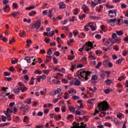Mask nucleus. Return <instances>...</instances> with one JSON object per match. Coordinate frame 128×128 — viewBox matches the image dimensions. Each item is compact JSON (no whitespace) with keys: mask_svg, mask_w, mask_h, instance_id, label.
<instances>
[{"mask_svg":"<svg viewBox=\"0 0 128 128\" xmlns=\"http://www.w3.org/2000/svg\"><path fill=\"white\" fill-rule=\"evenodd\" d=\"M108 108H110L108 102L103 101L100 103H99L98 105V106L96 107L95 110V112L94 114V116H96L99 112L100 110H108Z\"/></svg>","mask_w":128,"mask_h":128,"instance_id":"f257e3e1","label":"nucleus"},{"mask_svg":"<svg viewBox=\"0 0 128 128\" xmlns=\"http://www.w3.org/2000/svg\"><path fill=\"white\" fill-rule=\"evenodd\" d=\"M90 72H86L84 69H82L80 70V76H81L82 78H84L86 80H88V76H90Z\"/></svg>","mask_w":128,"mask_h":128,"instance_id":"f03ea898","label":"nucleus"},{"mask_svg":"<svg viewBox=\"0 0 128 128\" xmlns=\"http://www.w3.org/2000/svg\"><path fill=\"white\" fill-rule=\"evenodd\" d=\"M108 16L112 18L116 16V10H110L108 11Z\"/></svg>","mask_w":128,"mask_h":128,"instance_id":"7ed1b4c3","label":"nucleus"},{"mask_svg":"<svg viewBox=\"0 0 128 128\" xmlns=\"http://www.w3.org/2000/svg\"><path fill=\"white\" fill-rule=\"evenodd\" d=\"M74 124H76L75 126H73L72 128H86V124H84V122L81 123L80 126L79 124H76V122H74Z\"/></svg>","mask_w":128,"mask_h":128,"instance_id":"20e7f679","label":"nucleus"},{"mask_svg":"<svg viewBox=\"0 0 128 128\" xmlns=\"http://www.w3.org/2000/svg\"><path fill=\"white\" fill-rule=\"evenodd\" d=\"M40 20H38L36 23L32 24V28H36V30H38L40 28Z\"/></svg>","mask_w":128,"mask_h":128,"instance_id":"39448f33","label":"nucleus"},{"mask_svg":"<svg viewBox=\"0 0 128 128\" xmlns=\"http://www.w3.org/2000/svg\"><path fill=\"white\" fill-rule=\"evenodd\" d=\"M83 48H84V50H86V52H89V50H92V48H90V47H88V45L87 44L84 45L82 46Z\"/></svg>","mask_w":128,"mask_h":128,"instance_id":"423d86ee","label":"nucleus"},{"mask_svg":"<svg viewBox=\"0 0 128 128\" xmlns=\"http://www.w3.org/2000/svg\"><path fill=\"white\" fill-rule=\"evenodd\" d=\"M92 22H89L86 25L84 26V30L86 32H88L90 30V28H88V26H90V24H92Z\"/></svg>","mask_w":128,"mask_h":128,"instance_id":"0eeeda50","label":"nucleus"},{"mask_svg":"<svg viewBox=\"0 0 128 128\" xmlns=\"http://www.w3.org/2000/svg\"><path fill=\"white\" fill-rule=\"evenodd\" d=\"M60 8H66V4L64 2H60L59 3Z\"/></svg>","mask_w":128,"mask_h":128,"instance_id":"6e6552de","label":"nucleus"},{"mask_svg":"<svg viewBox=\"0 0 128 128\" xmlns=\"http://www.w3.org/2000/svg\"><path fill=\"white\" fill-rule=\"evenodd\" d=\"M86 44L88 46L89 48H94V44H92V42H86Z\"/></svg>","mask_w":128,"mask_h":128,"instance_id":"1a4fd4ad","label":"nucleus"},{"mask_svg":"<svg viewBox=\"0 0 128 128\" xmlns=\"http://www.w3.org/2000/svg\"><path fill=\"white\" fill-rule=\"evenodd\" d=\"M68 108L71 112H76V108L74 106H68Z\"/></svg>","mask_w":128,"mask_h":128,"instance_id":"9d476101","label":"nucleus"},{"mask_svg":"<svg viewBox=\"0 0 128 128\" xmlns=\"http://www.w3.org/2000/svg\"><path fill=\"white\" fill-rule=\"evenodd\" d=\"M52 10H53V9H52V10H48V16L49 18H52V16H54V14H52Z\"/></svg>","mask_w":128,"mask_h":128,"instance_id":"9b49d317","label":"nucleus"},{"mask_svg":"<svg viewBox=\"0 0 128 128\" xmlns=\"http://www.w3.org/2000/svg\"><path fill=\"white\" fill-rule=\"evenodd\" d=\"M116 18L110 19L106 20L108 24H110V22H116Z\"/></svg>","mask_w":128,"mask_h":128,"instance_id":"f8f14e48","label":"nucleus"},{"mask_svg":"<svg viewBox=\"0 0 128 128\" xmlns=\"http://www.w3.org/2000/svg\"><path fill=\"white\" fill-rule=\"evenodd\" d=\"M112 48V45H110L107 48H106V47L102 48V50H105L106 52H108V50H110Z\"/></svg>","mask_w":128,"mask_h":128,"instance_id":"ddd939ff","label":"nucleus"},{"mask_svg":"<svg viewBox=\"0 0 128 128\" xmlns=\"http://www.w3.org/2000/svg\"><path fill=\"white\" fill-rule=\"evenodd\" d=\"M29 108L28 106L26 105V106H24L23 110V112L24 114H26L27 112H28Z\"/></svg>","mask_w":128,"mask_h":128,"instance_id":"4468645a","label":"nucleus"},{"mask_svg":"<svg viewBox=\"0 0 128 128\" xmlns=\"http://www.w3.org/2000/svg\"><path fill=\"white\" fill-rule=\"evenodd\" d=\"M112 42V39L109 38L108 40L106 41V42L104 44V46H108Z\"/></svg>","mask_w":128,"mask_h":128,"instance_id":"2eb2a0df","label":"nucleus"},{"mask_svg":"<svg viewBox=\"0 0 128 128\" xmlns=\"http://www.w3.org/2000/svg\"><path fill=\"white\" fill-rule=\"evenodd\" d=\"M52 56H46V60L45 61V62H50V60H52Z\"/></svg>","mask_w":128,"mask_h":128,"instance_id":"dca6fc26","label":"nucleus"},{"mask_svg":"<svg viewBox=\"0 0 128 128\" xmlns=\"http://www.w3.org/2000/svg\"><path fill=\"white\" fill-rule=\"evenodd\" d=\"M114 120L116 124H122V122L116 118H114Z\"/></svg>","mask_w":128,"mask_h":128,"instance_id":"f3484780","label":"nucleus"},{"mask_svg":"<svg viewBox=\"0 0 128 128\" xmlns=\"http://www.w3.org/2000/svg\"><path fill=\"white\" fill-rule=\"evenodd\" d=\"M60 92H62V88H58L57 90L54 91V96H56V94H60Z\"/></svg>","mask_w":128,"mask_h":128,"instance_id":"a211bd4d","label":"nucleus"},{"mask_svg":"<svg viewBox=\"0 0 128 128\" xmlns=\"http://www.w3.org/2000/svg\"><path fill=\"white\" fill-rule=\"evenodd\" d=\"M24 60L27 61V62L30 63V57L28 56H26L24 57Z\"/></svg>","mask_w":128,"mask_h":128,"instance_id":"6ab92c4d","label":"nucleus"},{"mask_svg":"<svg viewBox=\"0 0 128 128\" xmlns=\"http://www.w3.org/2000/svg\"><path fill=\"white\" fill-rule=\"evenodd\" d=\"M20 88H17L14 90V92L16 94H20Z\"/></svg>","mask_w":128,"mask_h":128,"instance_id":"aec40b11","label":"nucleus"},{"mask_svg":"<svg viewBox=\"0 0 128 128\" xmlns=\"http://www.w3.org/2000/svg\"><path fill=\"white\" fill-rule=\"evenodd\" d=\"M24 104H30V103L32 102V100L31 99H27L25 101H24Z\"/></svg>","mask_w":128,"mask_h":128,"instance_id":"412c9836","label":"nucleus"},{"mask_svg":"<svg viewBox=\"0 0 128 128\" xmlns=\"http://www.w3.org/2000/svg\"><path fill=\"white\" fill-rule=\"evenodd\" d=\"M104 92H105V94H110V88L104 89Z\"/></svg>","mask_w":128,"mask_h":128,"instance_id":"4be33fe9","label":"nucleus"},{"mask_svg":"<svg viewBox=\"0 0 128 128\" xmlns=\"http://www.w3.org/2000/svg\"><path fill=\"white\" fill-rule=\"evenodd\" d=\"M18 14H20V12H15L12 14V16H13L14 18H16Z\"/></svg>","mask_w":128,"mask_h":128,"instance_id":"5701e85b","label":"nucleus"},{"mask_svg":"<svg viewBox=\"0 0 128 128\" xmlns=\"http://www.w3.org/2000/svg\"><path fill=\"white\" fill-rule=\"evenodd\" d=\"M90 28H91L92 32H94V30H96V27L94 26V25H92V24H90Z\"/></svg>","mask_w":128,"mask_h":128,"instance_id":"b1692460","label":"nucleus"},{"mask_svg":"<svg viewBox=\"0 0 128 128\" xmlns=\"http://www.w3.org/2000/svg\"><path fill=\"white\" fill-rule=\"evenodd\" d=\"M72 100H80V98L78 96H74L72 98Z\"/></svg>","mask_w":128,"mask_h":128,"instance_id":"393cba45","label":"nucleus"},{"mask_svg":"<svg viewBox=\"0 0 128 128\" xmlns=\"http://www.w3.org/2000/svg\"><path fill=\"white\" fill-rule=\"evenodd\" d=\"M90 6L92 8H94L96 6H98V3H96L94 2V1H92Z\"/></svg>","mask_w":128,"mask_h":128,"instance_id":"a878e982","label":"nucleus"},{"mask_svg":"<svg viewBox=\"0 0 128 128\" xmlns=\"http://www.w3.org/2000/svg\"><path fill=\"white\" fill-rule=\"evenodd\" d=\"M74 92V94H76V90H74V88H72L69 90L68 92L69 94H72V92Z\"/></svg>","mask_w":128,"mask_h":128,"instance_id":"bb28decb","label":"nucleus"},{"mask_svg":"<svg viewBox=\"0 0 128 128\" xmlns=\"http://www.w3.org/2000/svg\"><path fill=\"white\" fill-rule=\"evenodd\" d=\"M120 42H122V39L120 38H117L114 40V42H116V44H120Z\"/></svg>","mask_w":128,"mask_h":128,"instance_id":"cd10ccee","label":"nucleus"},{"mask_svg":"<svg viewBox=\"0 0 128 128\" xmlns=\"http://www.w3.org/2000/svg\"><path fill=\"white\" fill-rule=\"evenodd\" d=\"M47 54L49 56H51L52 54V48H50L47 51Z\"/></svg>","mask_w":128,"mask_h":128,"instance_id":"c85d7f7f","label":"nucleus"},{"mask_svg":"<svg viewBox=\"0 0 128 128\" xmlns=\"http://www.w3.org/2000/svg\"><path fill=\"white\" fill-rule=\"evenodd\" d=\"M122 62V58H119L116 60V64H120Z\"/></svg>","mask_w":128,"mask_h":128,"instance_id":"c756f323","label":"nucleus"},{"mask_svg":"<svg viewBox=\"0 0 128 128\" xmlns=\"http://www.w3.org/2000/svg\"><path fill=\"white\" fill-rule=\"evenodd\" d=\"M26 32L24 30H23L22 33L19 34V36H20L21 38H24V34H26Z\"/></svg>","mask_w":128,"mask_h":128,"instance_id":"7c9ffc66","label":"nucleus"},{"mask_svg":"<svg viewBox=\"0 0 128 128\" xmlns=\"http://www.w3.org/2000/svg\"><path fill=\"white\" fill-rule=\"evenodd\" d=\"M20 90H21V92H24V90H26V87L24 86L23 88L22 87H20L19 88Z\"/></svg>","mask_w":128,"mask_h":128,"instance_id":"2f4dec72","label":"nucleus"},{"mask_svg":"<svg viewBox=\"0 0 128 128\" xmlns=\"http://www.w3.org/2000/svg\"><path fill=\"white\" fill-rule=\"evenodd\" d=\"M98 80V76L96 75H94L92 77V80Z\"/></svg>","mask_w":128,"mask_h":128,"instance_id":"473e14b6","label":"nucleus"},{"mask_svg":"<svg viewBox=\"0 0 128 128\" xmlns=\"http://www.w3.org/2000/svg\"><path fill=\"white\" fill-rule=\"evenodd\" d=\"M86 15L85 14H83L79 16V18L80 20H83L84 18H86Z\"/></svg>","mask_w":128,"mask_h":128,"instance_id":"72a5a7b5","label":"nucleus"},{"mask_svg":"<svg viewBox=\"0 0 128 128\" xmlns=\"http://www.w3.org/2000/svg\"><path fill=\"white\" fill-rule=\"evenodd\" d=\"M102 8H104V6H102V5H100L99 6V8L97 10V12H100V10H102Z\"/></svg>","mask_w":128,"mask_h":128,"instance_id":"f704fd0d","label":"nucleus"},{"mask_svg":"<svg viewBox=\"0 0 128 128\" xmlns=\"http://www.w3.org/2000/svg\"><path fill=\"white\" fill-rule=\"evenodd\" d=\"M116 33L118 36H122V34H124V32H122V31H116Z\"/></svg>","mask_w":128,"mask_h":128,"instance_id":"c9c22d12","label":"nucleus"},{"mask_svg":"<svg viewBox=\"0 0 128 128\" xmlns=\"http://www.w3.org/2000/svg\"><path fill=\"white\" fill-rule=\"evenodd\" d=\"M15 119L16 120V122H17V124L20 122V117H18V116H16Z\"/></svg>","mask_w":128,"mask_h":128,"instance_id":"e433bc0d","label":"nucleus"},{"mask_svg":"<svg viewBox=\"0 0 128 128\" xmlns=\"http://www.w3.org/2000/svg\"><path fill=\"white\" fill-rule=\"evenodd\" d=\"M106 76V73H104V72H102L100 74V78L102 80H103V78H104V77Z\"/></svg>","mask_w":128,"mask_h":128,"instance_id":"4c0bfd02","label":"nucleus"},{"mask_svg":"<svg viewBox=\"0 0 128 128\" xmlns=\"http://www.w3.org/2000/svg\"><path fill=\"white\" fill-rule=\"evenodd\" d=\"M34 6H29L26 8V10H34Z\"/></svg>","mask_w":128,"mask_h":128,"instance_id":"58836bf2","label":"nucleus"},{"mask_svg":"<svg viewBox=\"0 0 128 128\" xmlns=\"http://www.w3.org/2000/svg\"><path fill=\"white\" fill-rule=\"evenodd\" d=\"M94 100H96V99H91L90 100H88V104H94Z\"/></svg>","mask_w":128,"mask_h":128,"instance_id":"ea45409f","label":"nucleus"},{"mask_svg":"<svg viewBox=\"0 0 128 128\" xmlns=\"http://www.w3.org/2000/svg\"><path fill=\"white\" fill-rule=\"evenodd\" d=\"M54 36V30L50 32L48 34V36Z\"/></svg>","mask_w":128,"mask_h":128,"instance_id":"a19ab883","label":"nucleus"},{"mask_svg":"<svg viewBox=\"0 0 128 128\" xmlns=\"http://www.w3.org/2000/svg\"><path fill=\"white\" fill-rule=\"evenodd\" d=\"M11 62L12 64H14L16 62H18V58H16L15 60H12Z\"/></svg>","mask_w":128,"mask_h":128,"instance_id":"79ce46f5","label":"nucleus"},{"mask_svg":"<svg viewBox=\"0 0 128 128\" xmlns=\"http://www.w3.org/2000/svg\"><path fill=\"white\" fill-rule=\"evenodd\" d=\"M2 120L4 122H6V117L2 115Z\"/></svg>","mask_w":128,"mask_h":128,"instance_id":"37998d69","label":"nucleus"},{"mask_svg":"<svg viewBox=\"0 0 128 128\" xmlns=\"http://www.w3.org/2000/svg\"><path fill=\"white\" fill-rule=\"evenodd\" d=\"M105 82H106V84H112V80L108 79L105 81Z\"/></svg>","mask_w":128,"mask_h":128,"instance_id":"c03bdc74","label":"nucleus"},{"mask_svg":"<svg viewBox=\"0 0 128 128\" xmlns=\"http://www.w3.org/2000/svg\"><path fill=\"white\" fill-rule=\"evenodd\" d=\"M95 38L97 40H100V38H102V36H100L98 34H97L96 35Z\"/></svg>","mask_w":128,"mask_h":128,"instance_id":"a18cd8bd","label":"nucleus"},{"mask_svg":"<svg viewBox=\"0 0 128 128\" xmlns=\"http://www.w3.org/2000/svg\"><path fill=\"white\" fill-rule=\"evenodd\" d=\"M74 16H77V14H78V9L77 8H76L74 10Z\"/></svg>","mask_w":128,"mask_h":128,"instance_id":"49530a36","label":"nucleus"},{"mask_svg":"<svg viewBox=\"0 0 128 128\" xmlns=\"http://www.w3.org/2000/svg\"><path fill=\"white\" fill-rule=\"evenodd\" d=\"M68 58L69 60H74V56H68Z\"/></svg>","mask_w":128,"mask_h":128,"instance_id":"de8ad7c7","label":"nucleus"},{"mask_svg":"<svg viewBox=\"0 0 128 128\" xmlns=\"http://www.w3.org/2000/svg\"><path fill=\"white\" fill-rule=\"evenodd\" d=\"M34 74H42V71L40 70H36L34 71Z\"/></svg>","mask_w":128,"mask_h":128,"instance_id":"09e8293b","label":"nucleus"},{"mask_svg":"<svg viewBox=\"0 0 128 128\" xmlns=\"http://www.w3.org/2000/svg\"><path fill=\"white\" fill-rule=\"evenodd\" d=\"M50 71L49 70H43L44 74H50Z\"/></svg>","mask_w":128,"mask_h":128,"instance_id":"8fccbe9b","label":"nucleus"},{"mask_svg":"<svg viewBox=\"0 0 128 128\" xmlns=\"http://www.w3.org/2000/svg\"><path fill=\"white\" fill-rule=\"evenodd\" d=\"M18 106H21V107L20 108V110H24V105L22 103H20L18 104Z\"/></svg>","mask_w":128,"mask_h":128,"instance_id":"3c124183","label":"nucleus"},{"mask_svg":"<svg viewBox=\"0 0 128 128\" xmlns=\"http://www.w3.org/2000/svg\"><path fill=\"white\" fill-rule=\"evenodd\" d=\"M62 98H56L54 100H53L52 102H54V104H56V102H58V100H60Z\"/></svg>","mask_w":128,"mask_h":128,"instance_id":"603ef678","label":"nucleus"},{"mask_svg":"<svg viewBox=\"0 0 128 128\" xmlns=\"http://www.w3.org/2000/svg\"><path fill=\"white\" fill-rule=\"evenodd\" d=\"M54 56H60V52H54Z\"/></svg>","mask_w":128,"mask_h":128,"instance_id":"864d4df0","label":"nucleus"},{"mask_svg":"<svg viewBox=\"0 0 128 128\" xmlns=\"http://www.w3.org/2000/svg\"><path fill=\"white\" fill-rule=\"evenodd\" d=\"M75 86H80V81L77 80L74 83Z\"/></svg>","mask_w":128,"mask_h":128,"instance_id":"5fc2aeb1","label":"nucleus"},{"mask_svg":"<svg viewBox=\"0 0 128 128\" xmlns=\"http://www.w3.org/2000/svg\"><path fill=\"white\" fill-rule=\"evenodd\" d=\"M62 82H64V84H68V80L64 78H62Z\"/></svg>","mask_w":128,"mask_h":128,"instance_id":"6e6d98bb","label":"nucleus"},{"mask_svg":"<svg viewBox=\"0 0 128 128\" xmlns=\"http://www.w3.org/2000/svg\"><path fill=\"white\" fill-rule=\"evenodd\" d=\"M102 62H98V64H97V65L96 66V68H100V66H102Z\"/></svg>","mask_w":128,"mask_h":128,"instance_id":"4d7b16f0","label":"nucleus"},{"mask_svg":"<svg viewBox=\"0 0 128 128\" xmlns=\"http://www.w3.org/2000/svg\"><path fill=\"white\" fill-rule=\"evenodd\" d=\"M26 120H28V116H24L23 119L24 122H26Z\"/></svg>","mask_w":128,"mask_h":128,"instance_id":"13d9d810","label":"nucleus"},{"mask_svg":"<svg viewBox=\"0 0 128 128\" xmlns=\"http://www.w3.org/2000/svg\"><path fill=\"white\" fill-rule=\"evenodd\" d=\"M53 60H54V64H58V59H56V57H54L53 58Z\"/></svg>","mask_w":128,"mask_h":128,"instance_id":"bf43d9fd","label":"nucleus"},{"mask_svg":"<svg viewBox=\"0 0 128 128\" xmlns=\"http://www.w3.org/2000/svg\"><path fill=\"white\" fill-rule=\"evenodd\" d=\"M128 6H126V4H122L121 5V8H126V7Z\"/></svg>","mask_w":128,"mask_h":128,"instance_id":"052dcab7","label":"nucleus"},{"mask_svg":"<svg viewBox=\"0 0 128 128\" xmlns=\"http://www.w3.org/2000/svg\"><path fill=\"white\" fill-rule=\"evenodd\" d=\"M12 42H16V40H14V38H12L9 41L10 44H12Z\"/></svg>","mask_w":128,"mask_h":128,"instance_id":"680f3d73","label":"nucleus"},{"mask_svg":"<svg viewBox=\"0 0 128 128\" xmlns=\"http://www.w3.org/2000/svg\"><path fill=\"white\" fill-rule=\"evenodd\" d=\"M124 24V21L122 20H118V24H119V26H120V24Z\"/></svg>","mask_w":128,"mask_h":128,"instance_id":"e2e57ef3","label":"nucleus"},{"mask_svg":"<svg viewBox=\"0 0 128 128\" xmlns=\"http://www.w3.org/2000/svg\"><path fill=\"white\" fill-rule=\"evenodd\" d=\"M76 68V64H72L71 66V70L74 72V70Z\"/></svg>","mask_w":128,"mask_h":128,"instance_id":"0e129e2a","label":"nucleus"},{"mask_svg":"<svg viewBox=\"0 0 128 128\" xmlns=\"http://www.w3.org/2000/svg\"><path fill=\"white\" fill-rule=\"evenodd\" d=\"M43 114L44 113H42V112H40L38 113L37 116H42Z\"/></svg>","mask_w":128,"mask_h":128,"instance_id":"69168bd1","label":"nucleus"},{"mask_svg":"<svg viewBox=\"0 0 128 128\" xmlns=\"http://www.w3.org/2000/svg\"><path fill=\"white\" fill-rule=\"evenodd\" d=\"M117 118H121L122 116V113H120L119 114L116 115Z\"/></svg>","mask_w":128,"mask_h":128,"instance_id":"338daca9","label":"nucleus"},{"mask_svg":"<svg viewBox=\"0 0 128 128\" xmlns=\"http://www.w3.org/2000/svg\"><path fill=\"white\" fill-rule=\"evenodd\" d=\"M74 118V115L70 114L67 116V120H70V118Z\"/></svg>","mask_w":128,"mask_h":128,"instance_id":"774afa93","label":"nucleus"}]
</instances>
